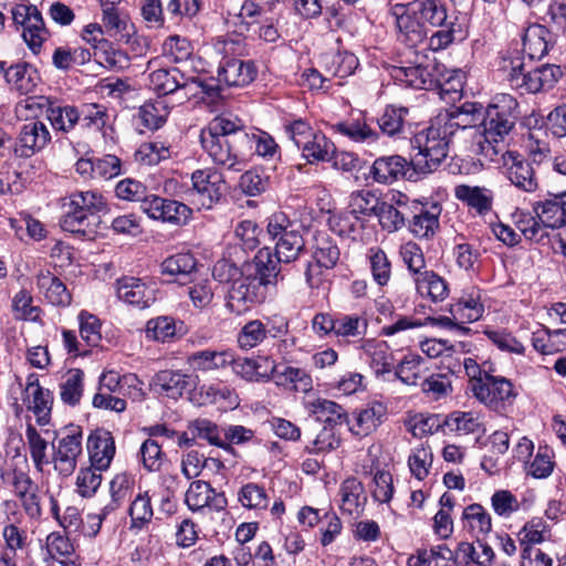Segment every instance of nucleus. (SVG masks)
<instances>
[{
  "instance_id": "obj_28",
  "label": "nucleus",
  "mask_w": 566,
  "mask_h": 566,
  "mask_svg": "<svg viewBox=\"0 0 566 566\" xmlns=\"http://www.w3.org/2000/svg\"><path fill=\"white\" fill-rule=\"evenodd\" d=\"M187 363L195 371L220 370L233 363V352L202 349L188 355Z\"/></svg>"
},
{
  "instance_id": "obj_31",
  "label": "nucleus",
  "mask_w": 566,
  "mask_h": 566,
  "mask_svg": "<svg viewBox=\"0 0 566 566\" xmlns=\"http://www.w3.org/2000/svg\"><path fill=\"white\" fill-rule=\"evenodd\" d=\"M339 496L340 509L344 513L359 515L363 512L367 497L359 480L356 478L346 479L340 484Z\"/></svg>"
},
{
  "instance_id": "obj_61",
  "label": "nucleus",
  "mask_w": 566,
  "mask_h": 566,
  "mask_svg": "<svg viewBox=\"0 0 566 566\" xmlns=\"http://www.w3.org/2000/svg\"><path fill=\"white\" fill-rule=\"evenodd\" d=\"M159 220L175 226H184L191 218L192 210L185 203L164 198Z\"/></svg>"
},
{
  "instance_id": "obj_33",
  "label": "nucleus",
  "mask_w": 566,
  "mask_h": 566,
  "mask_svg": "<svg viewBox=\"0 0 566 566\" xmlns=\"http://www.w3.org/2000/svg\"><path fill=\"white\" fill-rule=\"evenodd\" d=\"M310 411L325 427L337 428L347 423L348 415L340 405L332 400L317 398L310 403Z\"/></svg>"
},
{
  "instance_id": "obj_47",
  "label": "nucleus",
  "mask_w": 566,
  "mask_h": 566,
  "mask_svg": "<svg viewBox=\"0 0 566 566\" xmlns=\"http://www.w3.org/2000/svg\"><path fill=\"white\" fill-rule=\"evenodd\" d=\"M367 331V322L358 315L342 314L335 317L334 336L337 338H363Z\"/></svg>"
},
{
  "instance_id": "obj_55",
  "label": "nucleus",
  "mask_w": 566,
  "mask_h": 566,
  "mask_svg": "<svg viewBox=\"0 0 566 566\" xmlns=\"http://www.w3.org/2000/svg\"><path fill=\"white\" fill-rule=\"evenodd\" d=\"M95 60L109 69L120 70L128 65L127 54L120 50H115L108 41H99L94 50Z\"/></svg>"
},
{
  "instance_id": "obj_11",
  "label": "nucleus",
  "mask_w": 566,
  "mask_h": 566,
  "mask_svg": "<svg viewBox=\"0 0 566 566\" xmlns=\"http://www.w3.org/2000/svg\"><path fill=\"white\" fill-rule=\"evenodd\" d=\"M149 87L159 95H168L178 88H186L195 85L201 88L209 96H217L218 86L203 83L198 77L186 76L179 69H158L149 74Z\"/></svg>"
},
{
  "instance_id": "obj_25",
  "label": "nucleus",
  "mask_w": 566,
  "mask_h": 566,
  "mask_svg": "<svg viewBox=\"0 0 566 566\" xmlns=\"http://www.w3.org/2000/svg\"><path fill=\"white\" fill-rule=\"evenodd\" d=\"M411 165L399 155L382 156L374 161L370 174L379 184H392L405 177Z\"/></svg>"
},
{
  "instance_id": "obj_50",
  "label": "nucleus",
  "mask_w": 566,
  "mask_h": 566,
  "mask_svg": "<svg viewBox=\"0 0 566 566\" xmlns=\"http://www.w3.org/2000/svg\"><path fill=\"white\" fill-rule=\"evenodd\" d=\"M370 368L377 377L391 374L395 368L394 354L385 342L375 344L368 349Z\"/></svg>"
},
{
  "instance_id": "obj_17",
  "label": "nucleus",
  "mask_w": 566,
  "mask_h": 566,
  "mask_svg": "<svg viewBox=\"0 0 566 566\" xmlns=\"http://www.w3.org/2000/svg\"><path fill=\"white\" fill-rule=\"evenodd\" d=\"M200 379L196 374H187L181 370L165 369L158 371L153 386L159 392L169 398L178 399L185 392H191L199 386Z\"/></svg>"
},
{
  "instance_id": "obj_23",
  "label": "nucleus",
  "mask_w": 566,
  "mask_h": 566,
  "mask_svg": "<svg viewBox=\"0 0 566 566\" xmlns=\"http://www.w3.org/2000/svg\"><path fill=\"white\" fill-rule=\"evenodd\" d=\"M385 416V406L379 402H374L355 410L352 418L347 417L346 426L354 436L366 437L380 426Z\"/></svg>"
},
{
  "instance_id": "obj_36",
  "label": "nucleus",
  "mask_w": 566,
  "mask_h": 566,
  "mask_svg": "<svg viewBox=\"0 0 566 566\" xmlns=\"http://www.w3.org/2000/svg\"><path fill=\"white\" fill-rule=\"evenodd\" d=\"M396 203L397 206L387 201H381L376 212L379 224L388 232L398 231L406 223V210H409V207L401 199H398Z\"/></svg>"
},
{
  "instance_id": "obj_63",
  "label": "nucleus",
  "mask_w": 566,
  "mask_h": 566,
  "mask_svg": "<svg viewBox=\"0 0 566 566\" xmlns=\"http://www.w3.org/2000/svg\"><path fill=\"white\" fill-rule=\"evenodd\" d=\"M326 66L333 76L344 78L355 72L358 66V59L353 53L339 52L328 59Z\"/></svg>"
},
{
  "instance_id": "obj_30",
  "label": "nucleus",
  "mask_w": 566,
  "mask_h": 566,
  "mask_svg": "<svg viewBox=\"0 0 566 566\" xmlns=\"http://www.w3.org/2000/svg\"><path fill=\"white\" fill-rule=\"evenodd\" d=\"M494 558L493 548L482 541H476L475 544L461 542L455 551V564L459 566H492Z\"/></svg>"
},
{
  "instance_id": "obj_27",
  "label": "nucleus",
  "mask_w": 566,
  "mask_h": 566,
  "mask_svg": "<svg viewBox=\"0 0 566 566\" xmlns=\"http://www.w3.org/2000/svg\"><path fill=\"white\" fill-rule=\"evenodd\" d=\"M36 287L44 298L54 306H67L72 301L65 284L49 270H41L36 276Z\"/></svg>"
},
{
  "instance_id": "obj_49",
  "label": "nucleus",
  "mask_w": 566,
  "mask_h": 566,
  "mask_svg": "<svg viewBox=\"0 0 566 566\" xmlns=\"http://www.w3.org/2000/svg\"><path fill=\"white\" fill-rule=\"evenodd\" d=\"M424 360L421 356L416 354H408L399 363L395 369V378L408 386H415L422 377Z\"/></svg>"
},
{
  "instance_id": "obj_54",
  "label": "nucleus",
  "mask_w": 566,
  "mask_h": 566,
  "mask_svg": "<svg viewBox=\"0 0 566 566\" xmlns=\"http://www.w3.org/2000/svg\"><path fill=\"white\" fill-rule=\"evenodd\" d=\"M266 326L259 319L245 323L237 336L238 346L249 350L261 344L268 335Z\"/></svg>"
},
{
  "instance_id": "obj_48",
  "label": "nucleus",
  "mask_w": 566,
  "mask_h": 566,
  "mask_svg": "<svg viewBox=\"0 0 566 566\" xmlns=\"http://www.w3.org/2000/svg\"><path fill=\"white\" fill-rule=\"evenodd\" d=\"M334 129L356 143L371 144L378 138V133L359 119L339 122Z\"/></svg>"
},
{
  "instance_id": "obj_62",
  "label": "nucleus",
  "mask_w": 566,
  "mask_h": 566,
  "mask_svg": "<svg viewBox=\"0 0 566 566\" xmlns=\"http://www.w3.org/2000/svg\"><path fill=\"white\" fill-rule=\"evenodd\" d=\"M163 54L171 62H184L192 55V46L186 38L180 35H170L163 44Z\"/></svg>"
},
{
  "instance_id": "obj_59",
  "label": "nucleus",
  "mask_w": 566,
  "mask_h": 566,
  "mask_svg": "<svg viewBox=\"0 0 566 566\" xmlns=\"http://www.w3.org/2000/svg\"><path fill=\"white\" fill-rule=\"evenodd\" d=\"M32 73L27 64H15L6 69L4 78L21 94H27L34 86Z\"/></svg>"
},
{
  "instance_id": "obj_52",
  "label": "nucleus",
  "mask_w": 566,
  "mask_h": 566,
  "mask_svg": "<svg viewBox=\"0 0 566 566\" xmlns=\"http://www.w3.org/2000/svg\"><path fill=\"white\" fill-rule=\"evenodd\" d=\"M340 251L335 241L326 235L318 234L315 238V247L313 251V260L321 263L325 268H334L339 260Z\"/></svg>"
},
{
  "instance_id": "obj_35",
  "label": "nucleus",
  "mask_w": 566,
  "mask_h": 566,
  "mask_svg": "<svg viewBox=\"0 0 566 566\" xmlns=\"http://www.w3.org/2000/svg\"><path fill=\"white\" fill-rule=\"evenodd\" d=\"M409 10L422 23L432 27H443L448 20L447 9L441 0H415L409 4Z\"/></svg>"
},
{
  "instance_id": "obj_14",
  "label": "nucleus",
  "mask_w": 566,
  "mask_h": 566,
  "mask_svg": "<svg viewBox=\"0 0 566 566\" xmlns=\"http://www.w3.org/2000/svg\"><path fill=\"white\" fill-rule=\"evenodd\" d=\"M263 286L256 276H241L233 280L228 291L227 307L235 314H242L255 304L264 301Z\"/></svg>"
},
{
  "instance_id": "obj_3",
  "label": "nucleus",
  "mask_w": 566,
  "mask_h": 566,
  "mask_svg": "<svg viewBox=\"0 0 566 566\" xmlns=\"http://www.w3.org/2000/svg\"><path fill=\"white\" fill-rule=\"evenodd\" d=\"M408 46L399 60L388 66V72L395 82L417 90L439 87L444 93L459 94L462 90L460 80L453 76L444 77V66L434 59Z\"/></svg>"
},
{
  "instance_id": "obj_7",
  "label": "nucleus",
  "mask_w": 566,
  "mask_h": 566,
  "mask_svg": "<svg viewBox=\"0 0 566 566\" xmlns=\"http://www.w3.org/2000/svg\"><path fill=\"white\" fill-rule=\"evenodd\" d=\"M234 42L231 40L218 41L216 50L226 55L219 62L217 69L218 86H245L256 77L258 70L252 61H242L240 59L229 57L228 54L233 51Z\"/></svg>"
},
{
  "instance_id": "obj_15",
  "label": "nucleus",
  "mask_w": 566,
  "mask_h": 566,
  "mask_svg": "<svg viewBox=\"0 0 566 566\" xmlns=\"http://www.w3.org/2000/svg\"><path fill=\"white\" fill-rule=\"evenodd\" d=\"M118 300L138 310L150 307L156 301V290L150 283L135 276H123L116 281Z\"/></svg>"
},
{
  "instance_id": "obj_57",
  "label": "nucleus",
  "mask_w": 566,
  "mask_h": 566,
  "mask_svg": "<svg viewBox=\"0 0 566 566\" xmlns=\"http://www.w3.org/2000/svg\"><path fill=\"white\" fill-rule=\"evenodd\" d=\"M368 258L374 281L380 286L387 285L391 277V263L385 251L380 248H371Z\"/></svg>"
},
{
  "instance_id": "obj_34",
  "label": "nucleus",
  "mask_w": 566,
  "mask_h": 566,
  "mask_svg": "<svg viewBox=\"0 0 566 566\" xmlns=\"http://www.w3.org/2000/svg\"><path fill=\"white\" fill-rule=\"evenodd\" d=\"M565 208L566 203L558 197L538 201L533 206V210L543 224L544 230L547 228L557 229L563 227V222H565Z\"/></svg>"
},
{
  "instance_id": "obj_1",
  "label": "nucleus",
  "mask_w": 566,
  "mask_h": 566,
  "mask_svg": "<svg viewBox=\"0 0 566 566\" xmlns=\"http://www.w3.org/2000/svg\"><path fill=\"white\" fill-rule=\"evenodd\" d=\"M243 128L244 123L238 116H216L201 129L202 149L216 165L228 170L241 171L251 155V139Z\"/></svg>"
},
{
  "instance_id": "obj_21",
  "label": "nucleus",
  "mask_w": 566,
  "mask_h": 566,
  "mask_svg": "<svg viewBox=\"0 0 566 566\" xmlns=\"http://www.w3.org/2000/svg\"><path fill=\"white\" fill-rule=\"evenodd\" d=\"M50 140L51 134L44 123L39 120L27 123L19 133L14 154L18 157L29 158L41 151Z\"/></svg>"
},
{
  "instance_id": "obj_40",
  "label": "nucleus",
  "mask_w": 566,
  "mask_h": 566,
  "mask_svg": "<svg viewBox=\"0 0 566 566\" xmlns=\"http://www.w3.org/2000/svg\"><path fill=\"white\" fill-rule=\"evenodd\" d=\"M197 261L190 253H178L164 260L161 263V273L174 276L176 281L185 283L196 270Z\"/></svg>"
},
{
  "instance_id": "obj_37",
  "label": "nucleus",
  "mask_w": 566,
  "mask_h": 566,
  "mask_svg": "<svg viewBox=\"0 0 566 566\" xmlns=\"http://www.w3.org/2000/svg\"><path fill=\"white\" fill-rule=\"evenodd\" d=\"M298 149L308 164L325 163L333 155L334 143L317 130Z\"/></svg>"
},
{
  "instance_id": "obj_42",
  "label": "nucleus",
  "mask_w": 566,
  "mask_h": 566,
  "mask_svg": "<svg viewBox=\"0 0 566 566\" xmlns=\"http://www.w3.org/2000/svg\"><path fill=\"white\" fill-rule=\"evenodd\" d=\"M450 312L453 318L460 324H468L480 319L484 312V307L480 302V296L472 293L468 296L461 297L451 306Z\"/></svg>"
},
{
  "instance_id": "obj_22",
  "label": "nucleus",
  "mask_w": 566,
  "mask_h": 566,
  "mask_svg": "<svg viewBox=\"0 0 566 566\" xmlns=\"http://www.w3.org/2000/svg\"><path fill=\"white\" fill-rule=\"evenodd\" d=\"M91 465L101 471L109 468L115 455V441L112 433L104 429L93 431L86 443Z\"/></svg>"
},
{
  "instance_id": "obj_51",
  "label": "nucleus",
  "mask_w": 566,
  "mask_h": 566,
  "mask_svg": "<svg viewBox=\"0 0 566 566\" xmlns=\"http://www.w3.org/2000/svg\"><path fill=\"white\" fill-rule=\"evenodd\" d=\"M407 114L406 107L387 106L378 118V126L382 134L390 137L400 136L405 128Z\"/></svg>"
},
{
  "instance_id": "obj_39",
  "label": "nucleus",
  "mask_w": 566,
  "mask_h": 566,
  "mask_svg": "<svg viewBox=\"0 0 566 566\" xmlns=\"http://www.w3.org/2000/svg\"><path fill=\"white\" fill-rule=\"evenodd\" d=\"M84 391V371L72 368L66 371L60 384L61 400L69 406L80 403Z\"/></svg>"
},
{
  "instance_id": "obj_44",
  "label": "nucleus",
  "mask_w": 566,
  "mask_h": 566,
  "mask_svg": "<svg viewBox=\"0 0 566 566\" xmlns=\"http://www.w3.org/2000/svg\"><path fill=\"white\" fill-rule=\"evenodd\" d=\"M281 262L283 261L279 260L275 253L273 255L268 248L258 252L255 255L256 280L261 281L263 287L275 282L281 271Z\"/></svg>"
},
{
  "instance_id": "obj_43",
  "label": "nucleus",
  "mask_w": 566,
  "mask_h": 566,
  "mask_svg": "<svg viewBox=\"0 0 566 566\" xmlns=\"http://www.w3.org/2000/svg\"><path fill=\"white\" fill-rule=\"evenodd\" d=\"M46 118L55 130L69 133L80 122L81 114L75 106L53 103Z\"/></svg>"
},
{
  "instance_id": "obj_46",
  "label": "nucleus",
  "mask_w": 566,
  "mask_h": 566,
  "mask_svg": "<svg viewBox=\"0 0 566 566\" xmlns=\"http://www.w3.org/2000/svg\"><path fill=\"white\" fill-rule=\"evenodd\" d=\"M381 200L370 190L354 191L349 197V216L359 220L360 216H376Z\"/></svg>"
},
{
  "instance_id": "obj_58",
  "label": "nucleus",
  "mask_w": 566,
  "mask_h": 566,
  "mask_svg": "<svg viewBox=\"0 0 566 566\" xmlns=\"http://www.w3.org/2000/svg\"><path fill=\"white\" fill-rule=\"evenodd\" d=\"M444 423L459 434H471L482 429L480 418L472 412L454 411L447 417Z\"/></svg>"
},
{
  "instance_id": "obj_26",
  "label": "nucleus",
  "mask_w": 566,
  "mask_h": 566,
  "mask_svg": "<svg viewBox=\"0 0 566 566\" xmlns=\"http://www.w3.org/2000/svg\"><path fill=\"white\" fill-rule=\"evenodd\" d=\"M396 17V27L398 39L408 46H415L426 38V31L420 19H416L412 13L407 12L405 6L397 4L394 8Z\"/></svg>"
},
{
  "instance_id": "obj_38",
  "label": "nucleus",
  "mask_w": 566,
  "mask_h": 566,
  "mask_svg": "<svg viewBox=\"0 0 566 566\" xmlns=\"http://www.w3.org/2000/svg\"><path fill=\"white\" fill-rule=\"evenodd\" d=\"M417 292L433 302L443 301L449 293L447 282L433 271L424 270L422 274L415 276Z\"/></svg>"
},
{
  "instance_id": "obj_60",
  "label": "nucleus",
  "mask_w": 566,
  "mask_h": 566,
  "mask_svg": "<svg viewBox=\"0 0 566 566\" xmlns=\"http://www.w3.org/2000/svg\"><path fill=\"white\" fill-rule=\"evenodd\" d=\"M128 513L133 527L142 528L145 524L150 522L154 511L148 492L139 493L134 499Z\"/></svg>"
},
{
  "instance_id": "obj_32",
  "label": "nucleus",
  "mask_w": 566,
  "mask_h": 566,
  "mask_svg": "<svg viewBox=\"0 0 566 566\" xmlns=\"http://www.w3.org/2000/svg\"><path fill=\"white\" fill-rule=\"evenodd\" d=\"M548 30L541 24H532L525 29L522 36L523 53L528 59H542L548 51Z\"/></svg>"
},
{
  "instance_id": "obj_56",
  "label": "nucleus",
  "mask_w": 566,
  "mask_h": 566,
  "mask_svg": "<svg viewBox=\"0 0 566 566\" xmlns=\"http://www.w3.org/2000/svg\"><path fill=\"white\" fill-rule=\"evenodd\" d=\"M25 437L34 467L39 472H42L44 465L50 462L46 457L48 442L32 424L27 426Z\"/></svg>"
},
{
  "instance_id": "obj_16",
  "label": "nucleus",
  "mask_w": 566,
  "mask_h": 566,
  "mask_svg": "<svg viewBox=\"0 0 566 566\" xmlns=\"http://www.w3.org/2000/svg\"><path fill=\"white\" fill-rule=\"evenodd\" d=\"M22 401L27 409L34 413L38 424L45 426L49 423L53 395L49 389L40 386L36 374H30L28 376L22 394Z\"/></svg>"
},
{
  "instance_id": "obj_2",
  "label": "nucleus",
  "mask_w": 566,
  "mask_h": 566,
  "mask_svg": "<svg viewBox=\"0 0 566 566\" xmlns=\"http://www.w3.org/2000/svg\"><path fill=\"white\" fill-rule=\"evenodd\" d=\"M518 116L516 98L505 93L496 94L482 111V120L476 129V154L485 160L496 161L500 153L505 150L504 140L514 128Z\"/></svg>"
},
{
  "instance_id": "obj_12",
  "label": "nucleus",
  "mask_w": 566,
  "mask_h": 566,
  "mask_svg": "<svg viewBox=\"0 0 566 566\" xmlns=\"http://www.w3.org/2000/svg\"><path fill=\"white\" fill-rule=\"evenodd\" d=\"M192 188L189 190L191 203L198 209H210L222 196V175L213 168L197 169L191 175Z\"/></svg>"
},
{
  "instance_id": "obj_24",
  "label": "nucleus",
  "mask_w": 566,
  "mask_h": 566,
  "mask_svg": "<svg viewBox=\"0 0 566 566\" xmlns=\"http://www.w3.org/2000/svg\"><path fill=\"white\" fill-rule=\"evenodd\" d=\"M441 212L442 208L438 203L418 208L409 220V231L418 239L432 238L439 231Z\"/></svg>"
},
{
  "instance_id": "obj_10",
  "label": "nucleus",
  "mask_w": 566,
  "mask_h": 566,
  "mask_svg": "<svg viewBox=\"0 0 566 566\" xmlns=\"http://www.w3.org/2000/svg\"><path fill=\"white\" fill-rule=\"evenodd\" d=\"M495 163H502L501 171L507 180L521 191L534 192L538 179L532 164L520 153L503 150Z\"/></svg>"
},
{
  "instance_id": "obj_29",
  "label": "nucleus",
  "mask_w": 566,
  "mask_h": 566,
  "mask_svg": "<svg viewBox=\"0 0 566 566\" xmlns=\"http://www.w3.org/2000/svg\"><path fill=\"white\" fill-rule=\"evenodd\" d=\"M454 197L480 216L492 210L493 192L485 187L458 185L454 188Z\"/></svg>"
},
{
  "instance_id": "obj_41",
  "label": "nucleus",
  "mask_w": 566,
  "mask_h": 566,
  "mask_svg": "<svg viewBox=\"0 0 566 566\" xmlns=\"http://www.w3.org/2000/svg\"><path fill=\"white\" fill-rule=\"evenodd\" d=\"M275 384L304 394L313 388L311 375L303 368L292 366H285L283 370L276 373Z\"/></svg>"
},
{
  "instance_id": "obj_20",
  "label": "nucleus",
  "mask_w": 566,
  "mask_h": 566,
  "mask_svg": "<svg viewBox=\"0 0 566 566\" xmlns=\"http://www.w3.org/2000/svg\"><path fill=\"white\" fill-rule=\"evenodd\" d=\"M482 111L481 104L467 102L451 111L440 113L437 117L442 118L441 123L453 137L458 132L471 128L479 134L476 129L479 128L478 123L482 120Z\"/></svg>"
},
{
  "instance_id": "obj_19",
  "label": "nucleus",
  "mask_w": 566,
  "mask_h": 566,
  "mask_svg": "<svg viewBox=\"0 0 566 566\" xmlns=\"http://www.w3.org/2000/svg\"><path fill=\"white\" fill-rule=\"evenodd\" d=\"M185 503L191 512H201L205 509L223 511L228 504L223 493L217 492L210 483L192 481L185 494Z\"/></svg>"
},
{
  "instance_id": "obj_64",
  "label": "nucleus",
  "mask_w": 566,
  "mask_h": 566,
  "mask_svg": "<svg viewBox=\"0 0 566 566\" xmlns=\"http://www.w3.org/2000/svg\"><path fill=\"white\" fill-rule=\"evenodd\" d=\"M176 335V323L172 317L159 316L151 318L146 325V336L157 342H167Z\"/></svg>"
},
{
  "instance_id": "obj_5",
  "label": "nucleus",
  "mask_w": 566,
  "mask_h": 566,
  "mask_svg": "<svg viewBox=\"0 0 566 566\" xmlns=\"http://www.w3.org/2000/svg\"><path fill=\"white\" fill-rule=\"evenodd\" d=\"M441 120L442 118L436 117L428 128L417 133L411 139L412 149L418 150L411 159L415 170L431 172L447 158L453 136Z\"/></svg>"
},
{
  "instance_id": "obj_13",
  "label": "nucleus",
  "mask_w": 566,
  "mask_h": 566,
  "mask_svg": "<svg viewBox=\"0 0 566 566\" xmlns=\"http://www.w3.org/2000/svg\"><path fill=\"white\" fill-rule=\"evenodd\" d=\"M11 13L13 22L23 27L24 42L34 53H38L49 38L41 12L35 6L18 4L12 8Z\"/></svg>"
},
{
  "instance_id": "obj_18",
  "label": "nucleus",
  "mask_w": 566,
  "mask_h": 566,
  "mask_svg": "<svg viewBox=\"0 0 566 566\" xmlns=\"http://www.w3.org/2000/svg\"><path fill=\"white\" fill-rule=\"evenodd\" d=\"M102 9V28L111 38L129 41L134 25L124 8L120 7V0H98Z\"/></svg>"
},
{
  "instance_id": "obj_6",
  "label": "nucleus",
  "mask_w": 566,
  "mask_h": 566,
  "mask_svg": "<svg viewBox=\"0 0 566 566\" xmlns=\"http://www.w3.org/2000/svg\"><path fill=\"white\" fill-rule=\"evenodd\" d=\"M63 207L65 211L60 220L61 228L71 233L85 235L90 217L105 212L107 201L98 191H76L69 196Z\"/></svg>"
},
{
  "instance_id": "obj_8",
  "label": "nucleus",
  "mask_w": 566,
  "mask_h": 566,
  "mask_svg": "<svg viewBox=\"0 0 566 566\" xmlns=\"http://www.w3.org/2000/svg\"><path fill=\"white\" fill-rule=\"evenodd\" d=\"M471 392L481 403L495 411L511 406L517 396L511 380L491 374L475 381Z\"/></svg>"
},
{
  "instance_id": "obj_53",
  "label": "nucleus",
  "mask_w": 566,
  "mask_h": 566,
  "mask_svg": "<svg viewBox=\"0 0 566 566\" xmlns=\"http://www.w3.org/2000/svg\"><path fill=\"white\" fill-rule=\"evenodd\" d=\"M305 247L304 239L300 232H290L285 238L275 241V254L283 263L295 261Z\"/></svg>"
},
{
  "instance_id": "obj_45",
  "label": "nucleus",
  "mask_w": 566,
  "mask_h": 566,
  "mask_svg": "<svg viewBox=\"0 0 566 566\" xmlns=\"http://www.w3.org/2000/svg\"><path fill=\"white\" fill-rule=\"evenodd\" d=\"M168 114L169 111L164 101L148 102L139 107L137 120L143 127L156 130L165 124Z\"/></svg>"
},
{
  "instance_id": "obj_4",
  "label": "nucleus",
  "mask_w": 566,
  "mask_h": 566,
  "mask_svg": "<svg viewBox=\"0 0 566 566\" xmlns=\"http://www.w3.org/2000/svg\"><path fill=\"white\" fill-rule=\"evenodd\" d=\"M500 70L512 88L528 94L552 88L562 75L559 66L553 64L527 70L524 55L517 49H510L504 53Z\"/></svg>"
},
{
  "instance_id": "obj_9",
  "label": "nucleus",
  "mask_w": 566,
  "mask_h": 566,
  "mask_svg": "<svg viewBox=\"0 0 566 566\" xmlns=\"http://www.w3.org/2000/svg\"><path fill=\"white\" fill-rule=\"evenodd\" d=\"M82 430L71 427L65 434L52 442V463L62 476H70L76 469L77 460L83 453Z\"/></svg>"
}]
</instances>
